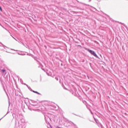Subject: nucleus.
I'll return each instance as SVG.
<instances>
[{
	"mask_svg": "<svg viewBox=\"0 0 128 128\" xmlns=\"http://www.w3.org/2000/svg\"><path fill=\"white\" fill-rule=\"evenodd\" d=\"M60 83L62 84V82H60Z\"/></svg>",
	"mask_w": 128,
	"mask_h": 128,
	"instance_id": "nucleus-28",
	"label": "nucleus"
},
{
	"mask_svg": "<svg viewBox=\"0 0 128 128\" xmlns=\"http://www.w3.org/2000/svg\"><path fill=\"white\" fill-rule=\"evenodd\" d=\"M55 79L56 80H58V77H56Z\"/></svg>",
	"mask_w": 128,
	"mask_h": 128,
	"instance_id": "nucleus-16",
	"label": "nucleus"
},
{
	"mask_svg": "<svg viewBox=\"0 0 128 128\" xmlns=\"http://www.w3.org/2000/svg\"><path fill=\"white\" fill-rule=\"evenodd\" d=\"M21 56H26V54H21Z\"/></svg>",
	"mask_w": 128,
	"mask_h": 128,
	"instance_id": "nucleus-20",
	"label": "nucleus"
},
{
	"mask_svg": "<svg viewBox=\"0 0 128 128\" xmlns=\"http://www.w3.org/2000/svg\"><path fill=\"white\" fill-rule=\"evenodd\" d=\"M0 46H2L0 45Z\"/></svg>",
	"mask_w": 128,
	"mask_h": 128,
	"instance_id": "nucleus-39",
	"label": "nucleus"
},
{
	"mask_svg": "<svg viewBox=\"0 0 128 128\" xmlns=\"http://www.w3.org/2000/svg\"><path fill=\"white\" fill-rule=\"evenodd\" d=\"M11 50H14V52H19L18 51V50H14V49H10Z\"/></svg>",
	"mask_w": 128,
	"mask_h": 128,
	"instance_id": "nucleus-13",
	"label": "nucleus"
},
{
	"mask_svg": "<svg viewBox=\"0 0 128 128\" xmlns=\"http://www.w3.org/2000/svg\"><path fill=\"white\" fill-rule=\"evenodd\" d=\"M1 72H2V74H4V72H6V69H2L1 70Z\"/></svg>",
	"mask_w": 128,
	"mask_h": 128,
	"instance_id": "nucleus-7",
	"label": "nucleus"
},
{
	"mask_svg": "<svg viewBox=\"0 0 128 128\" xmlns=\"http://www.w3.org/2000/svg\"><path fill=\"white\" fill-rule=\"evenodd\" d=\"M20 81H21V82H24L22 80V79H20Z\"/></svg>",
	"mask_w": 128,
	"mask_h": 128,
	"instance_id": "nucleus-27",
	"label": "nucleus"
},
{
	"mask_svg": "<svg viewBox=\"0 0 128 128\" xmlns=\"http://www.w3.org/2000/svg\"><path fill=\"white\" fill-rule=\"evenodd\" d=\"M22 84H24V86H26V83H24V82H22Z\"/></svg>",
	"mask_w": 128,
	"mask_h": 128,
	"instance_id": "nucleus-22",
	"label": "nucleus"
},
{
	"mask_svg": "<svg viewBox=\"0 0 128 128\" xmlns=\"http://www.w3.org/2000/svg\"><path fill=\"white\" fill-rule=\"evenodd\" d=\"M52 128V127L50 126V128Z\"/></svg>",
	"mask_w": 128,
	"mask_h": 128,
	"instance_id": "nucleus-34",
	"label": "nucleus"
},
{
	"mask_svg": "<svg viewBox=\"0 0 128 128\" xmlns=\"http://www.w3.org/2000/svg\"><path fill=\"white\" fill-rule=\"evenodd\" d=\"M10 114V112H9V111H8V112H7L6 114H5L2 118L0 119V120H2V118H4V116H6V114Z\"/></svg>",
	"mask_w": 128,
	"mask_h": 128,
	"instance_id": "nucleus-10",
	"label": "nucleus"
},
{
	"mask_svg": "<svg viewBox=\"0 0 128 128\" xmlns=\"http://www.w3.org/2000/svg\"><path fill=\"white\" fill-rule=\"evenodd\" d=\"M38 68H40V66H38Z\"/></svg>",
	"mask_w": 128,
	"mask_h": 128,
	"instance_id": "nucleus-41",
	"label": "nucleus"
},
{
	"mask_svg": "<svg viewBox=\"0 0 128 128\" xmlns=\"http://www.w3.org/2000/svg\"><path fill=\"white\" fill-rule=\"evenodd\" d=\"M84 50H88V52L92 56H95V58H98L99 60L100 59V57H98V54H96V53L94 51L86 47H84Z\"/></svg>",
	"mask_w": 128,
	"mask_h": 128,
	"instance_id": "nucleus-1",
	"label": "nucleus"
},
{
	"mask_svg": "<svg viewBox=\"0 0 128 128\" xmlns=\"http://www.w3.org/2000/svg\"><path fill=\"white\" fill-rule=\"evenodd\" d=\"M44 48H46V46H44Z\"/></svg>",
	"mask_w": 128,
	"mask_h": 128,
	"instance_id": "nucleus-30",
	"label": "nucleus"
},
{
	"mask_svg": "<svg viewBox=\"0 0 128 128\" xmlns=\"http://www.w3.org/2000/svg\"><path fill=\"white\" fill-rule=\"evenodd\" d=\"M32 103L30 102V104L31 106H36L38 104V102L34 100H30Z\"/></svg>",
	"mask_w": 128,
	"mask_h": 128,
	"instance_id": "nucleus-2",
	"label": "nucleus"
},
{
	"mask_svg": "<svg viewBox=\"0 0 128 128\" xmlns=\"http://www.w3.org/2000/svg\"><path fill=\"white\" fill-rule=\"evenodd\" d=\"M76 116H79V118H84V117H82V116H80V115L76 114Z\"/></svg>",
	"mask_w": 128,
	"mask_h": 128,
	"instance_id": "nucleus-14",
	"label": "nucleus"
},
{
	"mask_svg": "<svg viewBox=\"0 0 128 128\" xmlns=\"http://www.w3.org/2000/svg\"><path fill=\"white\" fill-rule=\"evenodd\" d=\"M26 86H27V88H28L30 86H28V84H26Z\"/></svg>",
	"mask_w": 128,
	"mask_h": 128,
	"instance_id": "nucleus-24",
	"label": "nucleus"
},
{
	"mask_svg": "<svg viewBox=\"0 0 128 128\" xmlns=\"http://www.w3.org/2000/svg\"><path fill=\"white\" fill-rule=\"evenodd\" d=\"M74 114V116H76V114Z\"/></svg>",
	"mask_w": 128,
	"mask_h": 128,
	"instance_id": "nucleus-37",
	"label": "nucleus"
},
{
	"mask_svg": "<svg viewBox=\"0 0 128 128\" xmlns=\"http://www.w3.org/2000/svg\"><path fill=\"white\" fill-rule=\"evenodd\" d=\"M44 119H45L46 124H50V122H48V120L46 118V116H44Z\"/></svg>",
	"mask_w": 128,
	"mask_h": 128,
	"instance_id": "nucleus-8",
	"label": "nucleus"
},
{
	"mask_svg": "<svg viewBox=\"0 0 128 128\" xmlns=\"http://www.w3.org/2000/svg\"><path fill=\"white\" fill-rule=\"evenodd\" d=\"M40 66V68L42 70H44V72H46V70H44V68H44V66H42V65Z\"/></svg>",
	"mask_w": 128,
	"mask_h": 128,
	"instance_id": "nucleus-9",
	"label": "nucleus"
},
{
	"mask_svg": "<svg viewBox=\"0 0 128 128\" xmlns=\"http://www.w3.org/2000/svg\"><path fill=\"white\" fill-rule=\"evenodd\" d=\"M22 46H24L25 47L26 46V44H24V42H22Z\"/></svg>",
	"mask_w": 128,
	"mask_h": 128,
	"instance_id": "nucleus-17",
	"label": "nucleus"
},
{
	"mask_svg": "<svg viewBox=\"0 0 128 128\" xmlns=\"http://www.w3.org/2000/svg\"><path fill=\"white\" fill-rule=\"evenodd\" d=\"M89 2H92V0H89Z\"/></svg>",
	"mask_w": 128,
	"mask_h": 128,
	"instance_id": "nucleus-35",
	"label": "nucleus"
},
{
	"mask_svg": "<svg viewBox=\"0 0 128 128\" xmlns=\"http://www.w3.org/2000/svg\"><path fill=\"white\" fill-rule=\"evenodd\" d=\"M85 62L84 59L82 60V62Z\"/></svg>",
	"mask_w": 128,
	"mask_h": 128,
	"instance_id": "nucleus-21",
	"label": "nucleus"
},
{
	"mask_svg": "<svg viewBox=\"0 0 128 128\" xmlns=\"http://www.w3.org/2000/svg\"><path fill=\"white\" fill-rule=\"evenodd\" d=\"M90 66H92V64H91V63H90Z\"/></svg>",
	"mask_w": 128,
	"mask_h": 128,
	"instance_id": "nucleus-33",
	"label": "nucleus"
},
{
	"mask_svg": "<svg viewBox=\"0 0 128 128\" xmlns=\"http://www.w3.org/2000/svg\"><path fill=\"white\" fill-rule=\"evenodd\" d=\"M87 77L88 78H90V76H88V75H87Z\"/></svg>",
	"mask_w": 128,
	"mask_h": 128,
	"instance_id": "nucleus-25",
	"label": "nucleus"
},
{
	"mask_svg": "<svg viewBox=\"0 0 128 128\" xmlns=\"http://www.w3.org/2000/svg\"><path fill=\"white\" fill-rule=\"evenodd\" d=\"M48 120H52V119L50 117H48Z\"/></svg>",
	"mask_w": 128,
	"mask_h": 128,
	"instance_id": "nucleus-23",
	"label": "nucleus"
},
{
	"mask_svg": "<svg viewBox=\"0 0 128 128\" xmlns=\"http://www.w3.org/2000/svg\"><path fill=\"white\" fill-rule=\"evenodd\" d=\"M12 116H13L14 118V117H16V120H18V122L20 120V119L18 118V116H17V117L16 116V114L13 113Z\"/></svg>",
	"mask_w": 128,
	"mask_h": 128,
	"instance_id": "nucleus-3",
	"label": "nucleus"
},
{
	"mask_svg": "<svg viewBox=\"0 0 128 128\" xmlns=\"http://www.w3.org/2000/svg\"><path fill=\"white\" fill-rule=\"evenodd\" d=\"M48 76H50V74L48 73H47Z\"/></svg>",
	"mask_w": 128,
	"mask_h": 128,
	"instance_id": "nucleus-26",
	"label": "nucleus"
},
{
	"mask_svg": "<svg viewBox=\"0 0 128 128\" xmlns=\"http://www.w3.org/2000/svg\"><path fill=\"white\" fill-rule=\"evenodd\" d=\"M0 44H2V46H3L4 48V50H6V48H10L8 47L4 46L2 43L0 42Z\"/></svg>",
	"mask_w": 128,
	"mask_h": 128,
	"instance_id": "nucleus-4",
	"label": "nucleus"
},
{
	"mask_svg": "<svg viewBox=\"0 0 128 128\" xmlns=\"http://www.w3.org/2000/svg\"><path fill=\"white\" fill-rule=\"evenodd\" d=\"M17 54H19V56H22V54H20V52H17Z\"/></svg>",
	"mask_w": 128,
	"mask_h": 128,
	"instance_id": "nucleus-19",
	"label": "nucleus"
},
{
	"mask_svg": "<svg viewBox=\"0 0 128 128\" xmlns=\"http://www.w3.org/2000/svg\"><path fill=\"white\" fill-rule=\"evenodd\" d=\"M0 26H2V24H0Z\"/></svg>",
	"mask_w": 128,
	"mask_h": 128,
	"instance_id": "nucleus-32",
	"label": "nucleus"
},
{
	"mask_svg": "<svg viewBox=\"0 0 128 128\" xmlns=\"http://www.w3.org/2000/svg\"><path fill=\"white\" fill-rule=\"evenodd\" d=\"M27 56H29V54H27Z\"/></svg>",
	"mask_w": 128,
	"mask_h": 128,
	"instance_id": "nucleus-38",
	"label": "nucleus"
},
{
	"mask_svg": "<svg viewBox=\"0 0 128 128\" xmlns=\"http://www.w3.org/2000/svg\"><path fill=\"white\" fill-rule=\"evenodd\" d=\"M28 88L29 90H30V92H32V91L34 90H32V88H31L30 86H29V87Z\"/></svg>",
	"mask_w": 128,
	"mask_h": 128,
	"instance_id": "nucleus-11",
	"label": "nucleus"
},
{
	"mask_svg": "<svg viewBox=\"0 0 128 128\" xmlns=\"http://www.w3.org/2000/svg\"><path fill=\"white\" fill-rule=\"evenodd\" d=\"M14 128H18V127H15Z\"/></svg>",
	"mask_w": 128,
	"mask_h": 128,
	"instance_id": "nucleus-36",
	"label": "nucleus"
},
{
	"mask_svg": "<svg viewBox=\"0 0 128 128\" xmlns=\"http://www.w3.org/2000/svg\"><path fill=\"white\" fill-rule=\"evenodd\" d=\"M36 58H34V60H35L37 61V62H38L40 66H42V63L40 61H38V60H36Z\"/></svg>",
	"mask_w": 128,
	"mask_h": 128,
	"instance_id": "nucleus-5",
	"label": "nucleus"
},
{
	"mask_svg": "<svg viewBox=\"0 0 128 128\" xmlns=\"http://www.w3.org/2000/svg\"><path fill=\"white\" fill-rule=\"evenodd\" d=\"M65 90H66V88H65Z\"/></svg>",
	"mask_w": 128,
	"mask_h": 128,
	"instance_id": "nucleus-40",
	"label": "nucleus"
},
{
	"mask_svg": "<svg viewBox=\"0 0 128 128\" xmlns=\"http://www.w3.org/2000/svg\"><path fill=\"white\" fill-rule=\"evenodd\" d=\"M29 110H32V109H31V108H29Z\"/></svg>",
	"mask_w": 128,
	"mask_h": 128,
	"instance_id": "nucleus-31",
	"label": "nucleus"
},
{
	"mask_svg": "<svg viewBox=\"0 0 128 128\" xmlns=\"http://www.w3.org/2000/svg\"><path fill=\"white\" fill-rule=\"evenodd\" d=\"M32 92H34V94H42L38 92L37 91H34L33 90V91H32Z\"/></svg>",
	"mask_w": 128,
	"mask_h": 128,
	"instance_id": "nucleus-6",
	"label": "nucleus"
},
{
	"mask_svg": "<svg viewBox=\"0 0 128 128\" xmlns=\"http://www.w3.org/2000/svg\"><path fill=\"white\" fill-rule=\"evenodd\" d=\"M26 48H28V50H30V46H25Z\"/></svg>",
	"mask_w": 128,
	"mask_h": 128,
	"instance_id": "nucleus-18",
	"label": "nucleus"
},
{
	"mask_svg": "<svg viewBox=\"0 0 128 128\" xmlns=\"http://www.w3.org/2000/svg\"><path fill=\"white\" fill-rule=\"evenodd\" d=\"M6 52H8L10 53V52H8V51H6Z\"/></svg>",
	"mask_w": 128,
	"mask_h": 128,
	"instance_id": "nucleus-29",
	"label": "nucleus"
},
{
	"mask_svg": "<svg viewBox=\"0 0 128 128\" xmlns=\"http://www.w3.org/2000/svg\"><path fill=\"white\" fill-rule=\"evenodd\" d=\"M100 126V128H104V126H102V124H100V126Z\"/></svg>",
	"mask_w": 128,
	"mask_h": 128,
	"instance_id": "nucleus-12",
	"label": "nucleus"
},
{
	"mask_svg": "<svg viewBox=\"0 0 128 128\" xmlns=\"http://www.w3.org/2000/svg\"><path fill=\"white\" fill-rule=\"evenodd\" d=\"M0 12H2V6H0Z\"/></svg>",
	"mask_w": 128,
	"mask_h": 128,
	"instance_id": "nucleus-15",
	"label": "nucleus"
}]
</instances>
